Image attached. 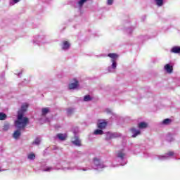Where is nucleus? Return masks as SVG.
<instances>
[{
  "label": "nucleus",
  "mask_w": 180,
  "mask_h": 180,
  "mask_svg": "<svg viewBox=\"0 0 180 180\" xmlns=\"http://www.w3.org/2000/svg\"><path fill=\"white\" fill-rule=\"evenodd\" d=\"M28 108L29 105L24 103L21 106V109L18 110L17 120L15 121V126L18 130L25 129V127L29 124V118L23 116Z\"/></svg>",
  "instance_id": "f257e3e1"
},
{
  "label": "nucleus",
  "mask_w": 180,
  "mask_h": 180,
  "mask_svg": "<svg viewBox=\"0 0 180 180\" xmlns=\"http://www.w3.org/2000/svg\"><path fill=\"white\" fill-rule=\"evenodd\" d=\"M98 122L97 127L98 129H101V130L106 129V126H108V122L106 120H98Z\"/></svg>",
  "instance_id": "f03ea898"
},
{
  "label": "nucleus",
  "mask_w": 180,
  "mask_h": 180,
  "mask_svg": "<svg viewBox=\"0 0 180 180\" xmlns=\"http://www.w3.org/2000/svg\"><path fill=\"white\" fill-rule=\"evenodd\" d=\"M73 139L74 140L72 141V144L77 146V147H81L82 144L78 136H75Z\"/></svg>",
  "instance_id": "7ed1b4c3"
},
{
  "label": "nucleus",
  "mask_w": 180,
  "mask_h": 180,
  "mask_svg": "<svg viewBox=\"0 0 180 180\" xmlns=\"http://www.w3.org/2000/svg\"><path fill=\"white\" fill-rule=\"evenodd\" d=\"M165 70L168 74H172V71H174V68L169 64H166L165 65Z\"/></svg>",
  "instance_id": "20e7f679"
},
{
  "label": "nucleus",
  "mask_w": 180,
  "mask_h": 180,
  "mask_svg": "<svg viewBox=\"0 0 180 180\" xmlns=\"http://www.w3.org/2000/svg\"><path fill=\"white\" fill-rule=\"evenodd\" d=\"M130 131L131 133L133 134L132 135L133 138L137 137V136H139V134H141V133L140 130H136V128H131Z\"/></svg>",
  "instance_id": "39448f33"
},
{
  "label": "nucleus",
  "mask_w": 180,
  "mask_h": 180,
  "mask_svg": "<svg viewBox=\"0 0 180 180\" xmlns=\"http://www.w3.org/2000/svg\"><path fill=\"white\" fill-rule=\"evenodd\" d=\"M56 137H58V139L60 140V141H65L67 140V134H58L56 135Z\"/></svg>",
  "instance_id": "423d86ee"
},
{
  "label": "nucleus",
  "mask_w": 180,
  "mask_h": 180,
  "mask_svg": "<svg viewBox=\"0 0 180 180\" xmlns=\"http://www.w3.org/2000/svg\"><path fill=\"white\" fill-rule=\"evenodd\" d=\"M75 83H71L69 84V89H75L78 87V80L74 79Z\"/></svg>",
  "instance_id": "0eeeda50"
},
{
  "label": "nucleus",
  "mask_w": 180,
  "mask_h": 180,
  "mask_svg": "<svg viewBox=\"0 0 180 180\" xmlns=\"http://www.w3.org/2000/svg\"><path fill=\"white\" fill-rule=\"evenodd\" d=\"M108 57H110V58H112V61H116V60H117L119 57V55L116 53H109L108 55Z\"/></svg>",
  "instance_id": "6e6552de"
},
{
  "label": "nucleus",
  "mask_w": 180,
  "mask_h": 180,
  "mask_svg": "<svg viewBox=\"0 0 180 180\" xmlns=\"http://www.w3.org/2000/svg\"><path fill=\"white\" fill-rule=\"evenodd\" d=\"M172 123V120L169 118H166L162 122V124H165V126H168V124H171Z\"/></svg>",
  "instance_id": "1a4fd4ad"
},
{
  "label": "nucleus",
  "mask_w": 180,
  "mask_h": 180,
  "mask_svg": "<svg viewBox=\"0 0 180 180\" xmlns=\"http://www.w3.org/2000/svg\"><path fill=\"white\" fill-rule=\"evenodd\" d=\"M70 44L68 43V41H63L62 49H63V50H68V49H70Z\"/></svg>",
  "instance_id": "9d476101"
},
{
  "label": "nucleus",
  "mask_w": 180,
  "mask_h": 180,
  "mask_svg": "<svg viewBox=\"0 0 180 180\" xmlns=\"http://www.w3.org/2000/svg\"><path fill=\"white\" fill-rule=\"evenodd\" d=\"M172 53H174V54H179L180 53V47L179 46H174L172 49Z\"/></svg>",
  "instance_id": "9b49d317"
},
{
  "label": "nucleus",
  "mask_w": 180,
  "mask_h": 180,
  "mask_svg": "<svg viewBox=\"0 0 180 180\" xmlns=\"http://www.w3.org/2000/svg\"><path fill=\"white\" fill-rule=\"evenodd\" d=\"M20 134H21L20 131L16 130V131L13 133V137L14 139H15L16 140H18V139H19V137H20Z\"/></svg>",
  "instance_id": "f8f14e48"
},
{
  "label": "nucleus",
  "mask_w": 180,
  "mask_h": 180,
  "mask_svg": "<svg viewBox=\"0 0 180 180\" xmlns=\"http://www.w3.org/2000/svg\"><path fill=\"white\" fill-rule=\"evenodd\" d=\"M49 112H50V109L49 108H42V110H41L42 116H46V115H47V113H49Z\"/></svg>",
  "instance_id": "ddd939ff"
},
{
  "label": "nucleus",
  "mask_w": 180,
  "mask_h": 180,
  "mask_svg": "<svg viewBox=\"0 0 180 180\" xmlns=\"http://www.w3.org/2000/svg\"><path fill=\"white\" fill-rule=\"evenodd\" d=\"M148 124L146 122H141L138 124L139 129H146L148 127Z\"/></svg>",
  "instance_id": "4468645a"
},
{
  "label": "nucleus",
  "mask_w": 180,
  "mask_h": 180,
  "mask_svg": "<svg viewBox=\"0 0 180 180\" xmlns=\"http://www.w3.org/2000/svg\"><path fill=\"white\" fill-rule=\"evenodd\" d=\"M94 134H96V136H98V135H102L103 134V131L102 129H96L94 131Z\"/></svg>",
  "instance_id": "2eb2a0df"
},
{
  "label": "nucleus",
  "mask_w": 180,
  "mask_h": 180,
  "mask_svg": "<svg viewBox=\"0 0 180 180\" xmlns=\"http://www.w3.org/2000/svg\"><path fill=\"white\" fill-rule=\"evenodd\" d=\"M88 1L89 0H80L78 1V5L79 6V8H82V6H84V4H85V2H88Z\"/></svg>",
  "instance_id": "dca6fc26"
},
{
  "label": "nucleus",
  "mask_w": 180,
  "mask_h": 180,
  "mask_svg": "<svg viewBox=\"0 0 180 180\" xmlns=\"http://www.w3.org/2000/svg\"><path fill=\"white\" fill-rule=\"evenodd\" d=\"M41 142V140L40 139V138H37L33 142L32 144L33 145H36V146H39V144H40V143Z\"/></svg>",
  "instance_id": "f3484780"
},
{
  "label": "nucleus",
  "mask_w": 180,
  "mask_h": 180,
  "mask_svg": "<svg viewBox=\"0 0 180 180\" xmlns=\"http://www.w3.org/2000/svg\"><path fill=\"white\" fill-rule=\"evenodd\" d=\"M84 102H89V101H92V98L89 95H86L84 97Z\"/></svg>",
  "instance_id": "a211bd4d"
},
{
  "label": "nucleus",
  "mask_w": 180,
  "mask_h": 180,
  "mask_svg": "<svg viewBox=\"0 0 180 180\" xmlns=\"http://www.w3.org/2000/svg\"><path fill=\"white\" fill-rule=\"evenodd\" d=\"M124 155L125 154L122 151H119L117 153L118 158H121V160H123V158H124Z\"/></svg>",
  "instance_id": "6ab92c4d"
},
{
  "label": "nucleus",
  "mask_w": 180,
  "mask_h": 180,
  "mask_svg": "<svg viewBox=\"0 0 180 180\" xmlns=\"http://www.w3.org/2000/svg\"><path fill=\"white\" fill-rule=\"evenodd\" d=\"M155 1L156 2V5H158V6H162L164 4V0H155Z\"/></svg>",
  "instance_id": "aec40b11"
},
{
  "label": "nucleus",
  "mask_w": 180,
  "mask_h": 180,
  "mask_svg": "<svg viewBox=\"0 0 180 180\" xmlns=\"http://www.w3.org/2000/svg\"><path fill=\"white\" fill-rule=\"evenodd\" d=\"M94 164L95 165H96V167H99V165H101V160L96 158H95L94 159Z\"/></svg>",
  "instance_id": "412c9836"
},
{
  "label": "nucleus",
  "mask_w": 180,
  "mask_h": 180,
  "mask_svg": "<svg viewBox=\"0 0 180 180\" xmlns=\"http://www.w3.org/2000/svg\"><path fill=\"white\" fill-rule=\"evenodd\" d=\"M9 127H10L9 123H6V124H4V125L3 126V130H4V131H7V130H9Z\"/></svg>",
  "instance_id": "4be33fe9"
},
{
  "label": "nucleus",
  "mask_w": 180,
  "mask_h": 180,
  "mask_svg": "<svg viewBox=\"0 0 180 180\" xmlns=\"http://www.w3.org/2000/svg\"><path fill=\"white\" fill-rule=\"evenodd\" d=\"M6 119V114L0 112V120H5Z\"/></svg>",
  "instance_id": "5701e85b"
},
{
  "label": "nucleus",
  "mask_w": 180,
  "mask_h": 180,
  "mask_svg": "<svg viewBox=\"0 0 180 180\" xmlns=\"http://www.w3.org/2000/svg\"><path fill=\"white\" fill-rule=\"evenodd\" d=\"M111 139H113V134L107 133L105 140H110Z\"/></svg>",
  "instance_id": "b1692460"
},
{
  "label": "nucleus",
  "mask_w": 180,
  "mask_h": 180,
  "mask_svg": "<svg viewBox=\"0 0 180 180\" xmlns=\"http://www.w3.org/2000/svg\"><path fill=\"white\" fill-rule=\"evenodd\" d=\"M67 113H68V115L70 116V115H72V113H74V109H72V108H68V110H67Z\"/></svg>",
  "instance_id": "393cba45"
},
{
  "label": "nucleus",
  "mask_w": 180,
  "mask_h": 180,
  "mask_svg": "<svg viewBox=\"0 0 180 180\" xmlns=\"http://www.w3.org/2000/svg\"><path fill=\"white\" fill-rule=\"evenodd\" d=\"M34 158H36V155H34V153H30V155H28L29 160H34Z\"/></svg>",
  "instance_id": "a878e982"
},
{
  "label": "nucleus",
  "mask_w": 180,
  "mask_h": 180,
  "mask_svg": "<svg viewBox=\"0 0 180 180\" xmlns=\"http://www.w3.org/2000/svg\"><path fill=\"white\" fill-rule=\"evenodd\" d=\"M112 68L113 69L116 68V60H112Z\"/></svg>",
  "instance_id": "bb28decb"
},
{
  "label": "nucleus",
  "mask_w": 180,
  "mask_h": 180,
  "mask_svg": "<svg viewBox=\"0 0 180 180\" xmlns=\"http://www.w3.org/2000/svg\"><path fill=\"white\" fill-rule=\"evenodd\" d=\"M167 155H169V157H172L174 155V152L169 151L167 153Z\"/></svg>",
  "instance_id": "cd10ccee"
},
{
  "label": "nucleus",
  "mask_w": 180,
  "mask_h": 180,
  "mask_svg": "<svg viewBox=\"0 0 180 180\" xmlns=\"http://www.w3.org/2000/svg\"><path fill=\"white\" fill-rule=\"evenodd\" d=\"M113 4V0H108V5H112Z\"/></svg>",
  "instance_id": "c85d7f7f"
},
{
  "label": "nucleus",
  "mask_w": 180,
  "mask_h": 180,
  "mask_svg": "<svg viewBox=\"0 0 180 180\" xmlns=\"http://www.w3.org/2000/svg\"><path fill=\"white\" fill-rule=\"evenodd\" d=\"M44 171L46 172L51 171V167H48Z\"/></svg>",
  "instance_id": "c756f323"
},
{
  "label": "nucleus",
  "mask_w": 180,
  "mask_h": 180,
  "mask_svg": "<svg viewBox=\"0 0 180 180\" xmlns=\"http://www.w3.org/2000/svg\"><path fill=\"white\" fill-rule=\"evenodd\" d=\"M20 0H13V1L15 3V4H18V2H20Z\"/></svg>",
  "instance_id": "7c9ffc66"
}]
</instances>
